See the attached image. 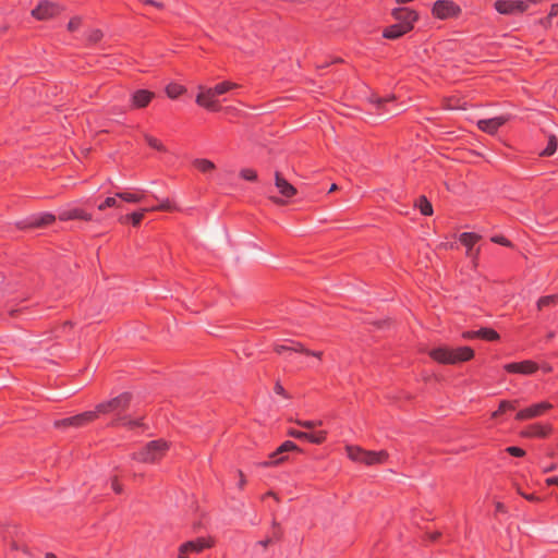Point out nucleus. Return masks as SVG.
<instances>
[{"label": "nucleus", "mask_w": 558, "mask_h": 558, "mask_svg": "<svg viewBox=\"0 0 558 558\" xmlns=\"http://www.w3.org/2000/svg\"><path fill=\"white\" fill-rule=\"evenodd\" d=\"M185 92V88L182 86V85H179L177 83H170L167 87H166V93L167 95L170 97V98H177L179 97L181 94H183Z\"/></svg>", "instance_id": "28"}, {"label": "nucleus", "mask_w": 558, "mask_h": 558, "mask_svg": "<svg viewBox=\"0 0 558 558\" xmlns=\"http://www.w3.org/2000/svg\"><path fill=\"white\" fill-rule=\"evenodd\" d=\"M271 199L276 203V204H283L284 201H282L281 198H278V197H271Z\"/></svg>", "instance_id": "63"}, {"label": "nucleus", "mask_w": 558, "mask_h": 558, "mask_svg": "<svg viewBox=\"0 0 558 558\" xmlns=\"http://www.w3.org/2000/svg\"><path fill=\"white\" fill-rule=\"evenodd\" d=\"M518 493L524 497L525 499L530 500V501H537L538 498L535 496V495H527V494H524L523 492H521V489L518 487L517 488Z\"/></svg>", "instance_id": "51"}, {"label": "nucleus", "mask_w": 558, "mask_h": 558, "mask_svg": "<svg viewBox=\"0 0 558 558\" xmlns=\"http://www.w3.org/2000/svg\"><path fill=\"white\" fill-rule=\"evenodd\" d=\"M154 98V93L146 89H138L132 96V105L135 108H145Z\"/></svg>", "instance_id": "19"}, {"label": "nucleus", "mask_w": 558, "mask_h": 558, "mask_svg": "<svg viewBox=\"0 0 558 558\" xmlns=\"http://www.w3.org/2000/svg\"><path fill=\"white\" fill-rule=\"evenodd\" d=\"M416 206L420 208L421 213L425 216L433 215V206L425 196H421Z\"/></svg>", "instance_id": "30"}, {"label": "nucleus", "mask_w": 558, "mask_h": 558, "mask_svg": "<svg viewBox=\"0 0 558 558\" xmlns=\"http://www.w3.org/2000/svg\"><path fill=\"white\" fill-rule=\"evenodd\" d=\"M429 356L441 364H457L470 361L474 356V351L470 347L449 348L440 345L428 352Z\"/></svg>", "instance_id": "1"}, {"label": "nucleus", "mask_w": 558, "mask_h": 558, "mask_svg": "<svg viewBox=\"0 0 558 558\" xmlns=\"http://www.w3.org/2000/svg\"><path fill=\"white\" fill-rule=\"evenodd\" d=\"M288 434L291 437H294V438H298V439H306L307 440V437H308V433L300 432V430H296V429H290L288 432Z\"/></svg>", "instance_id": "44"}, {"label": "nucleus", "mask_w": 558, "mask_h": 558, "mask_svg": "<svg viewBox=\"0 0 558 558\" xmlns=\"http://www.w3.org/2000/svg\"><path fill=\"white\" fill-rule=\"evenodd\" d=\"M199 93L196 96V104L201 107H204L207 110H217V101H216V94H214V90L211 87H198Z\"/></svg>", "instance_id": "9"}, {"label": "nucleus", "mask_w": 558, "mask_h": 558, "mask_svg": "<svg viewBox=\"0 0 558 558\" xmlns=\"http://www.w3.org/2000/svg\"><path fill=\"white\" fill-rule=\"evenodd\" d=\"M306 355H311V356H314L316 359H322L323 356V352L322 351H312V350H307V353Z\"/></svg>", "instance_id": "55"}, {"label": "nucleus", "mask_w": 558, "mask_h": 558, "mask_svg": "<svg viewBox=\"0 0 558 558\" xmlns=\"http://www.w3.org/2000/svg\"><path fill=\"white\" fill-rule=\"evenodd\" d=\"M494 7L497 12L507 15L523 13L527 10V4L523 0H497Z\"/></svg>", "instance_id": "6"}, {"label": "nucleus", "mask_w": 558, "mask_h": 558, "mask_svg": "<svg viewBox=\"0 0 558 558\" xmlns=\"http://www.w3.org/2000/svg\"><path fill=\"white\" fill-rule=\"evenodd\" d=\"M392 16L400 24H410L413 26L414 22L417 20L418 15L415 11L407 9V8H398L392 10Z\"/></svg>", "instance_id": "14"}, {"label": "nucleus", "mask_w": 558, "mask_h": 558, "mask_svg": "<svg viewBox=\"0 0 558 558\" xmlns=\"http://www.w3.org/2000/svg\"><path fill=\"white\" fill-rule=\"evenodd\" d=\"M477 335H478V338H482V339H485L488 341H495V340L499 339V335L495 330L489 329V328H482V329L477 330Z\"/></svg>", "instance_id": "31"}, {"label": "nucleus", "mask_w": 558, "mask_h": 558, "mask_svg": "<svg viewBox=\"0 0 558 558\" xmlns=\"http://www.w3.org/2000/svg\"><path fill=\"white\" fill-rule=\"evenodd\" d=\"M337 190H338L337 184H332V185L330 186V189H329V192L331 193V192H335V191H337Z\"/></svg>", "instance_id": "64"}, {"label": "nucleus", "mask_w": 558, "mask_h": 558, "mask_svg": "<svg viewBox=\"0 0 558 558\" xmlns=\"http://www.w3.org/2000/svg\"><path fill=\"white\" fill-rule=\"evenodd\" d=\"M505 369L508 373L532 375L538 369V365L533 361L525 360L518 363L506 364Z\"/></svg>", "instance_id": "11"}, {"label": "nucleus", "mask_w": 558, "mask_h": 558, "mask_svg": "<svg viewBox=\"0 0 558 558\" xmlns=\"http://www.w3.org/2000/svg\"><path fill=\"white\" fill-rule=\"evenodd\" d=\"M411 29H412V25H410L409 23L408 24L397 23L395 25L387 27L384 31L383 35L385 38H388V39H397V38L401 37L402 35H404L405 33L410 32Z\"/></svg>", "instance_id": "18"}, {"label": "nucleus", "mask_w": 558, "mask_h": 558, "mask_svg": "<svg viewBox=\"0 0 558 558\" xmlns=\"http://www.w3.org/2000/svg\"><path fill=\"white\" fill-rule=\"evenodd\" d=\"M98 416L97 411H87L73 416V427H82Z\"/></svg>", "instance_id": "21"}, {"label": "nucleus", "mask_w": 558, "mask_h": 558, "mask_svg": "<svg viewBox=\"0 0 558 558\" xmlns=\"http://www.w3.org/2000/svg\"><path fill=\"white\" fill-rule=\"evenodd\" d=\"M299 450V447L292 441H284L275 452L270 454V461L263 462V466L278 465L286 460L284 457H279L283 452Z\"/></svg>", "instance_id": "13"}, {"label": "nucleus", "mask_w": 558, "mask_h": 558, "mask_svg": "<svg viewBox=\"0 0 558 558\" xmlns=\"http://www.w3.org/2000/svg\"><path fill=\"white\" fill-rule=\"evenodd\" d=\"M515 408V402H510V401H501L500 404H499V409L497 411H495L492 416L493 417H497L500 413H502L504 411L506 410H513Z\"/></svg>", "instance_id": "36"}, {"label": "nucleus", "mask_w": 558, "mask_h": 558, "mask_svg": "<svg viewBox=\"0 0 558 558\" xmlns=\"http://www.w3.org/2000/svg\"><path fill=\"white\" fill-rule=\"evenodd\" d=\"M393 99H395L393 95H390L388 97H377V96H374L372 98V101L377 106V108L381 109V108H384L386 102L391 101Z\"/></svg>", "instance_id": "40"}, {"label": "nucleus", "mask_w": 558, "mask_h": 558, "mask_svg": "<svg viewBox=\"0 0 558 558\" xmlns=\"http://www.w3.org/2000/svg\"><path fill=\"white\" fill-rule=\"evenodd\" d=\"M131 396L122 393L107 402L99 403L96 407L97 414L119 413L129 407Z\"/></svg>", "instance_id": "3"}, {"label": "nucleus", "mask_w": 558, "mask_h": 558, "mask_svg": "<svg viewBox=\"0 0 558 558\" xmlns=\"http://www.w3.org/2000/svg\"><path fill=\"white\" fill-rule=\"evenodd\" d=\"M98 416L97 411H87L73 416V427H82Z\"/></svg>", "instance_id": "20"}, {"label": "nucleus", "mask_w": 558, "mask_h": 558, "mask_svg": "<svg viewBox=\"0 0 558 558\" xmlns=\"http://www.w3.org/2000/svg\"><path fill=\"white\" fill-rule=\"evenodd\" d=\"M462 337L464 339H473V338H477L478 335H477V331H465L462 333Z\"/></svg>", "instance_id": "53"}, {"label": "nucleus", "mask_w": 558, "mask_h": 558, "mask_svg": "<svg viewBox=\"0 0 558 558\" xmlns=\"http://www.w3.org/2000/svg\"><path fill=\"white\" fill-rule=\"evenodd\" d=\"M295 422H296L298 425H300L301 427H304L306 429H313L316 426L322 425V421H301V420H296Z\"/></svg>", "instance_id": "41"}, {"label": "nucleus", "mask_w": 558, "mask_h": 558, "mask_svg": "<svg viewBox=\"0 0 558 558\" xmlns=\"http://www.w3.org/2000/svg\"><path fill=\"white\" fill-rule=\"evenodd\" d=\"M148 209L149 210H175L177 207L169 199H163V201H161V203L158 206L148 208Z\"/></svg>", "instance_id": "38"}, {"label": "nucleus", "mask_w": 558, "mask_h": 558, "mask_svg": "<svg viewBox=\"0 0 558 558\" xmlns=\"http://www.w3.org/2000/svg\"><path fill=\"white\" fill-rule=\"evenodd\" d=\"M239 475H240L239 487L243 488V486L245 485L246 481H245V477H244V474L242 473V471H239Z\"/></svg>", "instance_id": "57"}, {"label": "nucleus", "mask_w": 558, "mask_h": 558, "mask_svg": "<svg viewBox=\"0 0 558 558\" xmlns=\"http://www.w3.org/2000/svg\"><path fill=\"white\" fill-rule=\"evenodd\" d=\"M345 451H347L349 459H351L354 462L362 463L363 454L365 452V450L363 448H361L359 446L347 445Z\"/></svg>", "instance_id": "23"}, {"label": "nucleus", "mask_w": 558, "mask_h": 558, "mask_svg": "<svg viewBox=\"0 0 558 558\" xmlns=\"http://www.w3.org/2000/svg\"><path fill=\"white\" fill-rule=\"evenodd\" d=\"M547 485H557L558 486V476L557 477H549L546 480Z\"/></svg>", "instance_id": "58"}, {"label": "nucleus", "mask_w": 558, "mask_h": 558, "mask_svg": "<svg viewBox=\"0 0 558 558\" xmlns=\"http://www.w3.org/2000/svg\"><path fill=\"white\" fill-rule=\"evenodd\" d=\"M125 425H128L130 427H134V426L140 425V423L135 420H128V421H125Z\"/></svg>", "instance_id": "59"}, {"label": "nucleus", "mask_w": 558, "mask_h": 558, "mask_svg": "<svg viewBox=\"0 0 558 558\" xmlns=\"http://www.w3.org/2000/svg\"><path fill=\"white\" fill-rule=\"evenodd\" d=\"M558 14V4H554L549 12V19H553Z\"/></svg>", "instance_id": "56"}, {"label": "nucleus", "mask_w": 558, "mask_h": 558, "mask_svg": "<svg viewBox=\"0 0 558 558\" xmlns=\"http://www.w3.org/2000/svg\"><path fill=\"white\" fill-rule=\"evenodd\" d=\"M275 392L284 397H288V395L284 391V388L280 385V383H277L275 385Z\"/></svg>", "instance_id": "52"}, {"label": "nucleus", "mask_w": 558, "mask_h": 558, "mask_svg": "<svg viewBox=\"0 0 558 558\" xmlns=\"http://www.w3.org/2000/svg\"><path fill=\"white\" fill-rule=\"evenodd\" d=\"M269 543H270V539H269V538H267V539H265V541L259 542L258 544H259L260 546H263V547H266Z\"/></svg>", "instance_id": "61"}, {"label": "nucleus", "mask_w": 558, "mask_h": 558, "mask_svg": "<svg viewBox=\"0 0 558 558\" xmlns=\"http://www.w3.org/2000/svg\"><path fill=\"white\" fill-rule=\"evenodd\" d=\"M481 240V235L473 232H463L459 241L466 247V255L473 259L474 266L477 265L480 248L474 250V245Z\"/></svg>", "instance_id": "7"}, {"label": "nucleus", "mask_w": 558, "mask_h": 558, "mask_svg": "<svg viewBox=\"0 0 558 558\" xmlns=\"http://www.w3.org/2000/svg\"><path fill=\"white\" fill-rule=\"evenodd\" d=\"M116 196L128 203H138L142 201V195H137L130 192H120L117 193Z\"/></svg>", "instance_id": "33"}, {"label": "nucleus", "mask_w": 558, "mask_h": 558, "mask_svg": "<svg viewBox=\"0 0 558 558\" xmlns=\"http://www.w3.org/2000/svg\"><path fill=\"white\" fill-rule=\"evenodd\" d=\"M275 351L279 354L283 353V352H287V351H291V347H287V345H276L275 347Z\"/></svg>", "instance_id": "54"}, {"label": "nucleus", "mask_w": 558, "mask_h": 558, "mask_svg": "<svg viewBox=\"0 0 558 558\" xmlns=\"http://www.w3.org/2000/svg\"><path fill=\"white\" fill-rule=\"evenodd\" d=\"M239 85L233 83V82H230V81H225V82H221L219 84H217L216 86L211 87L213 90H214V94H216V96H221L232 89H235L238 88Z\"/></svg>", "instance_id": "24"}, {"label": "nucleus", "mask_w": 558, "mask_h": 558, "mask_svg": "<svg viewBox=\"0 0 558 558\" xmlns=\"http://www.w3.org/2000/svg\"><path fill=\"white\" fill-rule=\"evenodd\" d=\"M508 121V117L500 116L492 119H483L477 121V126L481 131L495 134L500 126H502Z\"/></svg>", "instance_id": "12"}, {"label": "nucleus", "mask_w": 558, "mask_h": 558, "mask_svg": "<svg viewBox=\"0 0 558 558\" xmlns=\"http://www.w3.org/2000/svg\"><path fill=\"white\" fill-rule=\"evenodd\" d=\"M506 451L514 457H523L525 454V451L519 447H508Z\"/></svg>", "instance_id": "45"}, {"label": "nucleus", "mask_w": 558, "mask_h": 558, "mask_svg": "<svg viewBox=\"0 0 558 558\" xmlns=\"http://www.w3.org/2000/svg\"><path fill=\"white\" fill-rule=\"evenodd\" d=\"M111 487H112V489H113L116 493H118V494H120V493L122 492V486H121V484L118 482V478H117V477H113V478L111 480Z\"/></svg>", "instance_id": "48"}, {"label": "nucleus", "mask_w": 558, "mask_h": 558, "mask_svg": "<svg viewBox=\"0 0 558 558\" xmlns=\"http://www.w3.org/2000/svg\"><path fill=\"white\" fill-rule=\"evenodd\" d=\"M492 241L505 246H511V242L508 241L505 236L501 235H495L492 238Z\"/></svg>", "instance_id": "47"}, {"label": "nucleus", "mask_w": 558, "mask_h": 558, "mask_svg": "<svg viewBox=\"0 0 558 558\" xmlns=\"http://www.w3.org/2000/svg\"><path fill=\"white\" fill-rule=\"evenodd\" d=\"M184 544H185V547L189 549L190 553H201L205 548H208V547L211 546V544L208 543L204 538H197L195 541H190V542H186Z\"/></svg>", "instance_id": "22"}, {"label": "nucleus", "mask_w": 558, "mask_h": 558, "mask_svg": "<svg viewBox=\"0 0 558 558\" xmlns=\"http://www.w3.org/2000/svg\"><path fill=\"white\" fill-rule=\"evenodd\" d=\"M558 302V295H547L543 296L537 302V307L541 310L545 306H549L551 304H556Z\"/></svg>", "instance_id": "35"}, {"label": "nucleus", "mask_w": 558, "mask_h": 558, "mask_svg": "<svg viewBox=\"0 0 558 558\" xmlns=\"http://www.w3.org/2000/svg\"><path fill=\"white\" fill-rule=\"evenodd\" d=\"M460 12L461 9L449 0H438L433 5V14L440 20L456 17Z\"/></svg>", "instance_id": "5"}, {"label": "nucleus", "mask_w": 558, "mask_h": 558, "mask_svg": "<svg viewBox=\"0 0 558 558\" xmlns=\"http://www.w3.org/2000/svg\"><path fill=\"white\" fill-rule=\"evenodd\" d=\"M275 185L284 198H291L296 194V189L290 184L279 172L275 173Z\"/></svg>", "instance_id": "15"}, {"label": "nucleus", "mask_w": 558, "mask_h": 558, "mask_svg": "<svg viewBox=\"0 0 558 558\" xmlns=\"http://www.w3.org/2000/svg\"><path fill=\"white\" fill-rule=\"evenodd\" d=\"M326 435L327 433L325 430L308 433L307 440L312 444H322L326 440Z\"/></svg>", "instance_id": "34"}, {"label": "nucleus", "mask_w": 558, "mask_h": 558, "mask_svg": "<svg viewBox=\"0 0 558 558\" xmlns=\"http://www.w3.org/2000/svg\"><path fill=\"white\" fill-rule=\"evenodd\" d=\"M54 425H56V427H59V428H66V427H71V426L73 427V416L57 421L54 423Z\"/></svg>", "instance_id": "43"}, {"label": "nucleus", "mask_w": 558, "mask_h": 558, "mask_svg": "<svg viewBox=\"0 0 558 558\" xmlns=\"http://www.w3.org/2000/svg\"><path fill=\"white\" fill-rule=\"evenodd\" d=\"M59 218H60V220H64V221L73 220V219L90 221L92 215L81 208L73 207V208H69V209H63L60 213Z\"/></svg>", "instance_id": "17"}, {"label": "nucleus", "mask_w": 558, "mask_h": 558, "mask_svg": "<svg viewBox=\"0 0 558 558\" xmlns=\"http://www.w3.org/2000/svg\"><path fill=\"white\" fill-rule=\"evenodd\" d=\"M168 449V442L163 440H153L148 442L142 451L135 453L133 458L141 462L154 463L161 459Z\"/></svg>", "instance_id": "2"}, {"label": "nucleus", "mask_w": 558, "mask_h": 558, "mask_svg": "<svg viewBox=\"0 0 558 558\" xmlns=\"http://www.w3.org/2000/svg\"><path fill=\"white\" fill-rule=\"evenodd\" d=\"M146 211H149L148 208L141 209L140 211L132 213L131 215L121 217V221L125 222L126 220H130L134 227L140 226L141 221L144 218V215Z\"/></svg>", "instance_id": "26"}, {"label": "nucleus", "mask_w": 558, "mask_h": 558, "mask_svg": "<svg viewBox=\"0 0 558 558\" xmlns=\"http://www.w3.org/2000/svg\"><path fill=\"white\" fill-rule=\"evenodd\" d=\"M193 165L195 168H197L199 171L207 173L215 170L216 166L213 161L205 158H198L193 161Z\"/></svg>", "instance_id": "25"}, {"label": "nucleus", "mask_w": 558, "mask_h": 558, "mask_svg": "<svg viewBox=\"0 0 558 558\" xmlns=\"http://www.w3.org/2000/svg\"><path fill=\"white\" fill-rule=\"evenodd\" d=\"M104 34L100 29H92L87 34V40L92 44L98 43L102 38Z\"/></svg>", "instance_id": "39"}, {"label": "nucleus", "mask_w": 558, "mask_h": 558, "mask_svg": "<svg viewBox=\"0 0 558 558\" xmlns=\"http://www.w3.org/2000/svg\"><path fill=\"white\" fill-rule=\"evenodd\" d=\"M558 147V140L555 135L548 136V144L546 148L542 151V156H551L556 153Z\"/></svg>", "instance_id": "29"}, {"label": "nucleus", "mask_w": 558, "mask_h": 558, "mask_svg": "<svg viewBox=\"0 0 558 558\" xmlns=\"http://www.w3.org/2000/svg\"><path fill=\"white\" fill-rule=\"evenodd\" d=\"M62 10V7L58 3L41 0L38 5L32 10V16L39 21H47L57 16Z\"/></svg>", "instance_id": "4"}, {"label": "nucleus", "mask_w": 558, "mask_h": 558, "mask_svg": "<svg viewBox=\"0 0 558 558\" xmlns=\"http://www.w3.org/2000/svg\"><path fill=\"white\" fill-rule=\"evenodd\" d=\"M81 23H82L81 17L75 16V17H73V19L69 22V24H68V29H69V31H71V32H73V31H75V29H77V28H78V26L81 25Z\"/></svg>", "instance_id": "46"}, {"label": "nucleus", "mask_w": 558, "mask_h": 558, "mask_svg": "<svg viewBox=\"0 0 558 558\" xmlns=\"http://www.w3.org/2000/svg\"><path fill=\"white\" fill-rule=\"evenodd\" d=\"M54 220V215L46 213L39 216L31 217L27 221H20L16 223V226L20 229L43 228L48 225H51Z\"/></svg>", "instance_id": "10"}, {"label": "nucleus", "mask_w": 558, "mask_h": 558, "mask_svg": "<svg viewBox=\"0 0 558 558\" xmlns=\"http://www.w3.org/2000/svg\"><path fill=\"white\" fill-rule=\"evenodd\" d=\"M240 177L247 181H255L257 179V173L253 169L245 168L240 171Z\"/></svg>", "instance_id": "37"}, {"label": "nucleus", "mask_w": 558, "mask_h": 558, "mask_svg": "<svg viewBox=\"0 0 558 558\" xmlns=\"http://www.w3.org/2000/svg\"><path fill=\"white\" fill-rule=\"evenodd\" d=\"M388 452L385 450L380 451H367L363 454L362 463L365 465L383 464L388 460Z\"/></svg>", "instance_id": "16"}, {"label": "nucleus", "mask_w": 558, "mask_h": 558, "mask_svg": "<svg viewBox=\"0 0 558 558\" xmlns=\"http://www.w3.org/2000/svg\"><path fill=\"white\" fill-rule=\"evenodd\" d=\"M550 21L551 19H549V15L545 19V20H542L541 21V24L545 27L549 26L550 25Z\"/></svg>", "instance_id": "60"}, {"label": "nucleus", "mask_w": 558, "mask_h": 558, "mask_svg": "<svg viewBox=\"0 0 558 558\" xmlns=\"http://www.w3.org/2000/svg\"><path fill=\"white\" fill-rule=\"evenodd\" d=\"M496 509H497V511H504V510H505V507H504V505H502V504L497 502V505H496Z\"/></svg>", "instance_id": "62"}, {"label": "nucleus", "mask_w": 558, "mask_h": 558, "mask_svg": "<svg viewBox=\"0 0 558 558\" xmlns=\"http://www.w3.org/2000/svg\"><path fill=\"white\" fill-rule=\"evenodd\" d=\"M118 206V202H117V196L114 197H107L105 199L104 203H101L99 206H98V209L99 210H104L106 209L107 207H117Z\"/></svg>", "instance_id": "42"}, {"label": "nucleus", "mask_w": 558, "mask_h": 558, "mask_svg": "<svg viewBox=\"0 0 558 558\" xmlns=\"http://www.w3.org/2000/svg\"><path fill=\"white\" fill-rule=\"evenodd\" d=\"M551 408L553 405L549 402L543 401L519 411L515 417L519 421L535 418L543 415L545 411Z\"/></svg>", "instance_id": "8"}, {"label": "nucleus", "mask_w": 558, "mask_h": 558, "mask_svg": "<svg viewBox=\"0 0 558 558\" xmlns=\"http://www.w3.org/2000/svg\"><path fill=\"white\" fill-rule=\"evenodd\" d=\"M551 432V427L549 425H533L531 426V430L526 433V436H539L546 437Z\"/></svg>", "instance_id": "27"}, {"label": "nucleus", "mask_w": 558, "mask_h": 558, "mask_svg": "<svg viewBox=\"0 0 558 558\" xmlns=\"http://www.w3.org/2000/svg\"><path fill=\"white\" fill-rule=\"evenodd\" d=\"M189 549L185 547V544H182L179 547V556L178 558H187Z\"/></svg>", "instance_id": "50"}, {"label": "nucleus", "mask_w": 558, "mask_h": 558, "mask_svg": "<svg viewBox=\"0 0 558 558\" xmlns=\"http://www.w3.org/2000/svg\"><path fill=\"white\" fill-rule=\"evenodd\" d=\"M144 138H145L146 143H147L151 148H155V149H157V150H159V151H166V150H167V149H166V147H165V145H163L159 140H157L156 137L150 136V135H148V134H145V135H144Z\"/></svg>", "instance_id": "32"}, {"label": "nucleus", "mask_w": 558, "mask_h": 558, "mask_svg": "<svg viewBox=\"0 0 558 558\" xmlns=\"http://www.w3.org/2000/svg\"><path fill=\"white\" fill-rule=\"evenodd\" d=\"M307 350L308 349H306L302 343H299V342L294 343V345L291 347V351L302 352L304 354L307 353Z\"/></svg>", "instance_id": "49"}]
</instances>
